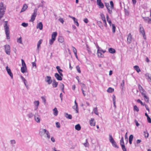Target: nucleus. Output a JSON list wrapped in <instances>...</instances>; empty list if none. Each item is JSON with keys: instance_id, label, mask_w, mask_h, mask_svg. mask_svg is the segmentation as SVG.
Segmentation results:
<instances>
[{"instance_id": "30", "label": "nucleus", "mask_w": 151, "mask_h": 151, "mask_svg": "<svg viewBox=\"0 0 151 151\" xmlns=\"http://www.w3.org/2000/svg\"><path fill=\"white\" fill-rule=\"evenodd\" d=\"M58 85V83L55 80L53 81V83H52V86L54 88L57 87Z\"/></svg>"}, {"instance_id": "2", "label": "nucleus", "mask_w": 151, "mask_h": 151, "mask_svg": "<svg viewBox=\"0 0 151 151\" xmlns=\"http://www.w3.org/2000/svg\"><path fill=\"white\" fill-rule=\"evenodd\" d=\"M4 22L5 24L4 25V28L5 31L6 35L7 38V39H9V26L8 25V22L7 21H5Z\"/></svg>"}, {"instance_id": "50", "label": "nucleus", "mask_w": 151, "mask_h": 151, "mask_svg": "<svg viewBox=\"0 0 151 151\" xmlns=\"http://www.w3.org/2000/svg\"><path fill=\"white\" fill-rule=\"evenodd\" d=\"M72 116L70 114H68L67 113V118L69 119H72Z\"/></svg>"}, {"instance_id": "47", "label": "nucleus", "mask_w": 151, "mask_h": 151, "mask_svg": "<svg viewBox=\"0 0 151 151\" xmlns=\"http://www.w3.org/2000/svg\"><path fill=\"white\" fill-rule=\"evenodd\" d=\"M56 69H57L59 73H60V71H63L62 70L60 69V66H58L56 67Z\"/></svg>"}, {"instance_id": "41", "label": "nucleus", "mask_w": 151, "mask_h": 151, "mask_svg": "<svg viewBox=\"0 0 151 151\" xmlns=\"http://www.w3.org/2000/svg\"><path fill=\"white\" fill-rule=\"evenodd\" d=\"M100 16L101 17V19L103 21H104V20H106L104 14H100Z\"/></svg>"}, {"instance_id": "60", "label": "nucleus", "mask_w": 151, "mask_h": 151, "mask_svg": "<svg viewBox=\"0 0 151 151\" xmlns=\"http://www.w3.org/2000/svg\"><path fill=\"white\" fill-rule=\"evenodd\" d=\"M83 21L86 23H87L88 22V19L87 18H85L83 20Z\"/></svg>"}, {"instance_id": "34", "label": "nucleus", "mask_w": 151, "mask_h": 151, "mask_svg": "<svg viewBox=\"0 0 151 151\" xmlns=\"http://www.w3.org/2000/svg\"><path fill=\"white\" fill-rule=\"evenodd\" d=\"M143 134L145 138H147L149 136V133L147 131H144L143 132Z\"/></svg>"}, {"instance_id": "22", "label": "nucleus", "mask_w": 151, "mask_h": 151, "mask_svg": "<svg viewBox=\"0 0 151 151\" xmlns=\"http://www.w3.org/2000/svg\"><path fill=\"white\" fill-rule=\"evenodd\" d=\"M108 51L111 54H114L115 53V50L112 48H109L108 49Z\"/></svg>"}, {"instance_id": "10", "label": "nucleus", "mask_w": 151, "mask_h": 151, "mask_svg": "<svg viewBox=\"0 0 151 151\" xmlns=\"http://www.w3.org/2000/svg\"><path fill=\"white\" fill-rule=\"evenodd\" d=\"M143 18L145 22L148 24H151V18L148 17H143Z\"/></svg>"}, {"instance_id": "32", "label": "nucleus", "mask_w": 151, "mask_h": 151, "mask_svg": "<svg viewBox=\"0 0 151 151\" xmlns=\"http://www.w3.org/2000/svg\"><path fill=\"white\" fill-rule=\"evenodd\" d=\"M114 89L111 87L109 88L107 90V92L108 93H112L114 92Z\"/></svg>"}, {"instance_id": "8", "label": "nucleus", "mask_w": 151, "mask_h": 151, "mask_svg": "<svg viewBox=\"0 0 151 151\" xmlns=\"http://www.w3.org/2000/svg\"><path fill=\"white\" fill-rule=\"evenodd\" d=\"M97 4L100 8H104V6L101 0H97Z\"/></svg>"}, {"instance_id": "43", "label": "nucleus", "mask_w": 151, "mask_h": 151, "mask_svg": "<svg viewBox=\"0 0 151 151\" xmlns=\"http://www.w3.org/2000/svg\"><path fill=\"white\" fill-rule=\"evenodd\" d=\"M76 69L78 72L79 73H81V71L80 70V68L79 65H77L76 66Z\"/></svg>"}, {"instance_id": "64", "label": "nucleus", "mask_w": 151, "mask_h": 151, "mask_svg": "<svg viewBox=\"0 0 151 151\" xmlns=\"http://www.w3.org/2000/svg\"><path fill=\"white\" fill-rule=\"evenodd\" d=\"M59 20L60 21V22L63 24V23L64 22V20H63V19L62 18H60L59 19Z\"/></svg>"}, {"instance_id": "20", "label": "nucleus", "mask_w": 151, "mask_h": 151, "mask_svg": "<svg viewBox=\"0 0 151 151\" xmlns=\"http://www.w3.org/2000/svg\"><path fill=\"white\" fill-rule=\"evenodd\" d=\"M21 71L23 73H24L27 72V68L26 66H22L21 68Z\"/></svg>"}, {"instance_id": "48", "label": "nucleus", "mask_w": 151, "mask_h": 151, "mask_svg": "<svg viewBox=\"0 0 151 151\" xmlns=\"http://www.w3.org/2000/svg\"><path fill=\"white\" fill-rule=\"evenodd\" d=\"M21 61H22V66H23V67L26 66V65L24 60L22 59Z\"/></svg>"}, {"instance_id": "38", "label": "nucleus", "mask_w": 151, "mask_h": 151, "mask_svg": "<svg viewBox=\"0 0 151 151\" xmlns=\"http://www.w3.org/2000/svg\"><path fill=\"white\" fill-rule=\"evenodd\" d=\"M133 110L134 111H136L137 112H138L139 111V109L136 105L134 106Z\"/></svg>"}, {"instance_id": "29", "label": "nucleus", "mask_w": 151, "mask_h": 151, "mask_svg": "<svg viewBox=\"0 0 151 151\" xmlns=\"http://www.w3.org/2000/svg\"><path fill=\"white\" fill-rule=\"evenodd\" d=\"M53 111L54 115L55 116H57L58 115V112L57 109L56 108H55L53 109Z\"/></svg>"}, {"instance_id": "27", "label": "nucleus", "mask_w": 151, "mask_h": 151, "mask_svg": "<svg viewBox=\"0 0 151 151\" xmlns=\"http://www.w3.org/2000/svg\"><path fill=\"white\" fill-rule=\"evenodd\" d=\"M97 24L101 28H103V26L101 22L100 21H98L97 22Z\"/></svg>"}, {"instance_id": "46", "label": "nucleus", "mask_w": 151, "mask_h": 151, "mask_svg": "<svg viewBox=\"0 0 151 151\" xmlns=\"http://www.w3.org/2000/svg\"><path fill=\"white\" fill-rule=\"evenodd\" d=\"M111 143L112 144V145L113 146L117 148H118V147L116 143V142L115 141H114L113 142H112Z\"/></svg>"}, {"instance_id": "36", "label": "nucleus", "mask_w": 151, "mask_h": 151, "mask_svg": "<svg viewBox=\"0 0 151 151\" xmlns=\"http://www.w3.org/2000/svg\"><path fill=\"white\" fill-rule=\"evenodd\" d=\"M34 116V114L31 112L27 114V116L29 118H31Z\"/></svg>"}, {"instance_id": "52", "label": "nucleus", "mask_w": 151, "mask_h": 151, "mask_svg": "<svg viewBox=\"0 0 151 151\" xmlns=\"http://www.w3.org/2000/svg\"><path fill=\"white\" fill-rule=\"evenodd\" d=\"M55 40V39L52 40V39H50L49 40V43L50 45H52L53 43L54 42Z\"/></svg>"}, {"instance_id": "28", "label": "nucleus", "mask_w": 151, "mask_h": 151, "mask_svg": "<svg viewBox=\"0 0 151 151\" xmlns=\"http://www.w3.org/2000/svg\"><path fill=\"white\" fill-rule=\"evenodd\" d=\"M106 19H107V22L109 24L110 26H111V25H112V24H113L112 23L111 21L110 20V19H109V16L108 15H106Z\"/></svg>"}, {"instance_id": "14", "label": "nucleus", "mask_w": 151, "mask_h": 151, "mask_svg": "<svg viewBox=\"0 0 151 151\" xmlns=\"http://www.w3.org/2000/svg\"><path fill=\"white\" fill-rule=\"evenodd\" d=\"M6 70L8 74L10 76L12 79L13 78V75L12 73L11 72L10 69L9 68L8 66H6Z\"/></svg>"}, {"instance_id": "24", "label": "nucleus", "mask_w": 151, "mask_h": 151, "mask_svg": "<svg viewBox=\"0 0 151 151\" xmlns=\"http://www.w3.org/2000/svg\"><path fill=\"white\" fill-rule=\"evenodd\" d=\"M57 35V32H54L52 33V40L55 39V40L56 37Z\"/></svg>"}, {"instance_id": "58", "label": "nucleus", "mask_w": 151, "mask_h": 151, "mask_svg": "<svg viewBox=\"0 0 151 151\" xmlns=\"http://www.w3.org/2000/svg\"><path fill=\"white\" fill-rule=\"evenodd\" d=\"M56 126L58 128H59L60 127L59 123L57 122L56 123Z\"/></svg>"}, {"instance_id": "56", "label": "nucleus", "mask_w": 151, "mask_h": 151, "mask_svg": "<svg viewBox=\"0 0 151 151\" xmlns=\"http://www.w3.org/2000/svg\"><path fill=\"white\" fill-rule=\"evenodd\" d=\"M58 41L61 42H63V39L62 37H60L58 38Z\"/></svg>"}, {"instance_id": "51", "label": "nucleus", "mask_w": 151, "mask_h": 151, "mask_svg": "<svg viewBox=\"0 0 151 151\" xmlns=\"http://www.w3.org/2000/svg\"><path fill=\"white\" fill-rule=\"evenodd\" d=\"M137 102L138 103H140L143 106H144V104L142 102L140 99H137Z\"/></svg>"}, {"instance_id": "26", "label": "nucleus", "mask_w": 151, "mask_h": 151, "mask_svg": "<svg viewBox=\"0 0 151 151\" xmlns=\"http://www.w3.org/2000/svg\"><path fill=\"white\" fill-rule=\"evenodd\" d=\"M134 69L138 72L139 73L141 71L139 67L137 65H135L134 67Z\"/></svg>"}, {"instance_id": "31", "label": "nucleus", "mask_w": 151, "mask_h": 151, "mask_svg": "<svg viewBox=\"0 0 151 151\" xmlns=\"http://www.w3.org/2000/svg\"><path fill=\"white\" fill-rule=\"evenodd\" d=\"M75 128L76 129L79 131L81 130V127L79 124H78L75 126Z\"/></svg>"}, {"instance_id": "33", "label": "nucleus", "mask_w": 151, "mask_h": 151, "mask_svg": "<svg viewBox=\"0 0 151 151\" xmlns=\"http://www.w3.org/2000/svg\"><path fill=\"white\" fill-rule=\"evenodd\" d=\"M27 7H28V6L27 5H26L25 4H24L23 6V7L22 9L21 12H23L24 11L27 9Z\"/></svg>"}, {"instance_id": "61", "label": "nucleus", "mask_w": 151, "mask_h": 151, "mask_svg": "<svg viewBox=\"0 0 151 151\" xmlns=\"http://www.w3.org/2000/svg\"><path fill=\"white\" fill-rule=\"evenodd\" d=\"M134 122L136 124V125L138 127L139 125V124L138 123V122L136 120H134Z\"/></svg>"}, {"instance_id": "11", "label": "nucleus", "mask_w": 151, "mask_h": 151, "mask_svg": "<svg viewBox=\"0 0 151 151\" xmlns=\"http://www.w3.org/2000/svg\"><path fill=\"white\" fill-rule=\"evenodd\" d=\"M132 41V35L131 33H129L127 37V43L130 44Z\"/></svg>"}, {"instance_id": "19", "label": "nucleus", "mask_w": 151, "mask_h": 151, "mask_svg": "<svg viewBox=\"0 0 151 151\" xmlns=\"http://www.w3.org/2000/svg\"><path fill=\"white\" fill-rule=\"evenodd\" d=\"M142 95L143 96L145 101L147 102H149V98L146 95V94L144 93L142 94Z\"/></svg>"}, {"instance_id": "35", "label": "nucleus", "mask_w": 151, "mask_h": 151, "mask_svg": "<svg viewBox=\"0 0 151 151\" xmlns=\"http://www.w3.org/2000/svg\"><path fill=\"white\" fill-rule=\"evenodd\" d=\"M42 40H40L39 42H38L37 45V49L39 50V48L40 47V45L42 43Z\"/></svg>"}, {"instance_id": "7", "label": "nucleus", "mask_w": 151, "mask_h": 151, "mask_svg": "<svg viewBox=\"0 0 151 151\" xmlns=\"http://www.w3.org/2000/svg\"><path fill=\"white\" fill-rule=\"evenodd\" d=\"M37 9H34V13L32 14L31 19L30 20V22H33L35 19V18L37 14Z\"/></svg>"}, {"instance_id": "45", "label": "nucleus", "mask_w": 151, "mask_h": 151, "mask_svg": "<svg viewBox=\"0 0 151 151\" xmlns=\"http://www.w3.org/2000/svg\"><path fill=\"white\" fill-rule=\"evenodd\" d=\"M112 27V32L113 33H114L115 32L116 27L114 24H112L111 25Z\"/></svg>"}, {"instance_id": "63", "label": "nucleus", "mask_w": 151, "mask_h": 151, "mask_svg": "<svg viewBox=\"0 0 151 151\" xmlns=\"http://www.w3.org/2000/svg\"><path fill=\"white\" fill-rule=\"evenodd\" d=\"M112 98H113V102H116V101H115L116 97L114 95H113Z\"/></svg>"}, {"instance_id": "57", "label": "nucleus", "mask_w": 151, "mask_h": 151, "mask_svg": "<svg viewBox=\"0 0 151 151\" xmlns=\"http://www.w3.org/2000/svg\"><path fill=\"white\" fill-rule=\"evenodd\" d=\"M73 52L74 53V54L77 53V50L75 47H73Z\"/></svg>"}, {"instance_id": "13", "label": "nucleus", "mask_w": 151, "mask_h": 151, "mask_svg": "<svg viewBox=\"0 0 151 151\" xmlns=\"http://www.w3.org/2000/svg\"><path fill=\"white\" fill-rule=\"evenodd\" d=\"M42 131L44 132V134H45L47 135V137L48 139H49L50 138V136L48 131L45 129H42Z\"/></svg>"}, {"instance_id": "18", "label": "nucleus", "mask_w": 151, "mask_h": 151, "mask_svg": "<svg viewBox=\"0 0 151 151\" xmlns=\"http://www.w3.org/2000/svg\"><path fill=\"white\" fill-rule=\"evenodd\" d=\"M43 25L42 22H40L37 24V28H39L40 30L42 29Z\"/></svg>"}, {"instance_id": "1", "label": "nucleus", "mask_w": 151, "mask_h": 151, "mask_svg": "<svg viewBox=\"0 0 151 151\" xmlns=\"http://www.w3.org/2000/svg\"><path fill=\"white\" fill-rule=\"evenodd\" d=\"M110 6L109 3H105V4L108 11V13L110 14H111L112 13V10L114 9V3L112 1H111L110 2Z\"/></svg>"}, {"instance_id": "42", "label": "nucleus", "mask_w": 151, "mask_h": 151, "mask_svg": "<svg viewBox=\"0 0 151 151\" xmlns=\"http://www.w3.org/2000/svg\"><path fill=\"white\" fill-rule=\"evenodd\" d=\"M93 111H94V113L96 115H99V112L97 110V107L93 109Z\"/></svg>"}, {"instance_id": "5", "label": "nucleus", "mask_w": 151, "mask_h": 151, "mask_svg": "<svg viewBox=\"0 0 151 151\" xmlns=\"http://www.w3.org/2000/svg\"><path fill=\"white\" fill-rule=\"evenodd\" d=\"M139 32L142 35L144 39H146V37L145 35V31L143 28L141 24L139 26Z\"/></svg>"}, {"instance_id": "40", "label": "nucleus", "mask_w": 151, "mask_h": 151, "mask_svg": "<svg viewBox=\"0 0 151 151\" xmlns=\"http://www.w3.org/2000/svg\"><path fill=\"white\" fill-rule=\"evenodd\" d=\"M120 144L121 145H124L123 137H122L120 141Z\"/></svg>"}, {"instance_id": "16", "label": "nucleus", "mask_w": 151, "mask_h": 151, "mask_svg": "<svg viewBox=\"0 0 151 151\" xmlns=\"http://www.w3.org/2000/svg\"><path fill=\"white\" fill-rule=\"evenodd\" d=\"M34 118L35 121L37 123L40 122V116L39 115H35L34 116Z\"/></svg>"}, {"instance_id": "4", "label": "nucleus", "mask_w": 151, "mask_h": 151, "mask_svg": "<svg viewBox=\"0 0 151 151\" xmlns=\"http://www.w3.org/2000/svg\"><path fill=\"white\" fill-rule=\"evenodd\" d=\"M105 52V50H103L101 49H98L97 52L98 57L100 58H103L104 55L103 54Z\"/></svg>"}, {"instance_id": "21", "label": "nucleus", "mask_w": 151, "mask_h": 151, "mask_svg": "<svg viewBox=\"0 0 151 151\" xmlns=\"http://www.w3.org/2000/svg\"><path fill=\"white\" fill-rule=\"evenodd\" d=\"M138 88L139 89L141 92L142 95V94L144 93V91L143 89V88L140 85H139L138 86Z\"/></svg>"}, {"instance_id": "44", "label": "nucleus", "mask_w": 151, "mask_h": 151, "mask_svg": "<svg viewBox=\"0 0 151 151\" xmlns=\"http://www.w3.org/2000/svg\"><path fill=\"white\" fill-rule=\"evenodd\" d=\"M34 104L35 105L37 106V108L39 104V101H35L34 102Z\"/></svg>"}, {"instance_id": "49", "label": "nucleus", "mask_w": 151, "mask_h": 151, "mask_svg": "<svg viewBox=\"0 0 151 151\" xmlns=\"http://www.w3.org/2000/svg\"><path fill=\"white\" fill-rule=\"evenodd\" d=\"M17 42L20 44H22V41L21 37H20L19 38L17 39Z\"/></svg>"}, {"instance_id": "53", "label": "nucleus", "mask_w": 151, "mask_h": 151, "mask_svg": "<svg viewBox=\"0 0 151 151\" xmlns=\"http://www.w3.org/2000/svg\"><path fill=\"white\" fill-rule=\"evenodd\" d=\"M41 98L44 102V104H45L46 103V100L45 96H42L41 97Z\"/></svg>"}, {"instance_id": "9", "label": "nucleus", "mask_w": 151, "mask_h": 151, "mask_svg": "<svg viewBox=\"0 0 151 151\" xmlns=\"http://www.w3.org/2000/svg\"><path fill=\"white\" fill-rule=\"evenodd\" d=\"M45 81L47 82L48 84H50L52 82L51 77L49 76H47L45 77Z\"/></svg>"}, {"instance_id": "54", "label": "nucleus", "mask_w": 151, "mask_h": 151, "mask_svg": "<svg viewBox=\"0 0 151 151\" xmlns=\"http://www.w3.org/2000/svg\"><path fill=\"white\" fill-rule=\"evenodd\" d=\"M123 151H127L126 149L125 148L124 145H121Z\"/></svg>"}, {"instance_id": "25", "label": "nucleus", "mask_w": 151, "mask_h": 151, "mask_svg": "<svg viewBox=\"0 0 151 151\" xmlns=\"http://www.w3.org/2000/svg\"><path fill=\"white\" fill-rule=\"evenodd\" d=\"M133 138V136L132 134L130 135L129 137V144L131 145L132 144V141Z\"/></svg>"}, {"instance_id": "37", "label": "nucleus", "mask_w": 151, "mask_h": 151, "mask_svg": "<svg viewBox=\"0 0 151 151\" xmlns=\"http://www.w3.org/2000/svg\"><path fill=\"white\" fill-rule=\"evenodd\" d=\"M72 19H73L74 22H75V23H76V25L77 26H79V24L78 22L77 19H76V18H75L74 17H73Z\"/></svg>"}, {"instance_id": "17", "label": "nucleus", "mask_w": 151, "mask_h": 151, "mask_svg": "<svg viewBox=\"0 0 151 151\" xmlns=\"http://www.w3.org/2000/svg\"><path fill=\"white\" fill-rule=\"evenodd\" d=\"M96 122L94 121V119L91 118L90 121V124L91 126H94L95 125Z\"/></svg>"}, {"instance_id": "55", "label": "nucleus", "mask_w": 151, "mask_h": 151, "mask_svg": "<svg viewBox=\"0 0 151 151\" xmlns=\"http://www.w3.org/2000/svg\"><path fill=\"white\" fill-rule=\"evenodd\" d=\"M22 25L24 27H26L28 26V23L23 22L22 23Z\"/></svg>"}, {"instance_id": "39", "label": "nucleus", "mask_w": 151, "mask_h": 151, "mask_svg": "<svg viewBox=\"0 0 151 151\" xmlns=\"http://www.w3.org/2000/svg\"><path fill=\"white\" fill-rule=\"evenodd\" d=\"M109 141L111 143L114 141L111 135H109Z\"/></svg>"}, {"instance_id": "59", "label": "nucleus", "mask_w": 151, "mask_h": 151, "mask_svg": "<svg viewBox=\"0 0 151 151\" xmlns=\"http://www.w3.org/2000/svg\"><path fill=\"white\" fill-rule=\"evenodd\" d=\"M103 21V23H104V26L106 27H107V24H106V20Z\"/></svg>"}, {"instance_id": "15", "label": "nucleus", "mask_w": 151, "mask_h": 151, "mask_svg": "<svg viewBox=\"0 0 151 151\" xmlns=\"http://www.w3.org/2000/svg\"><path fill=\"white\" fill-rule=\"evenodd\" d=\"M21 78L22 81H23L27 89H28V85H27V80L22 76H21Z\"/></svg>"}, {"instance_id": "6", "label": "nucleus", "mask_w": 151, "mask_h": 151, "mask_svg": "<svg viewBox=\"0 0 151 151\" xmlns=\"http://www.w3.org/2000/svg\"><path fill=\"white\" fill-rule=\"evenodd\" d=\"M4 47L6 53L8 55H10V48L9 45H6L4 46Z\"/></svg>"}, {"instance_id": "23", "label": "nucleus", "mask_w": 151, "mask_h": 151, "mask_svg": "<svg viewBox=\"0 0 151 151\" xmlns=\"http://www.w3.org/2000/svg\"><path fill=\"white\" fill-rule=\"evenodd\" d=\"M55 76L56 78L58 80L61 81L62 80V78L60 76L58 73H55Z\"/></svg>"}, {"instance_id": "3", "label": "nucleus", "mask_w": 151, "mask_h": 151, "mask_svg": "<svg viewBox=\"0 0 151 151\" xmlns=\"http://www.w3.org/2000/svg\"><path fill=\"white\" fill-rule=\"evenodd\" d=\"M6 10L5 6L4 7V4L1 2L0 3V19L3 17Z\"/></svg>"}, {"instance_id": "12", "label": "nucleus", "mask_w": 151, "mask_h": 151, "mask_svg": "<svg viewBox=\"0 0 151 151\" xmlns=\"http://www.w3.org/2000/svg\"><path fill=\"white\" fill-rule=\"evenodd\" d=\"M74 102L75 105L73 106V108L76 110V113H78V105L76 100H75Z\"/></svg>"}, {"instance_id": "62", "label": "nucleus", "mask_w": 151, "mask_h": 151, "mask_svg": "<svg viewBox=\"0 0 151 151\" xmlns=\"http://www.w3.org/2000/svg\"><path fill=\"white\" fill-rule=\"evenodd\" d=\"M147 120L148 122L150 123H151V119L150 118L149 116L147 118Z\"/></svg>"}]
</instances>
